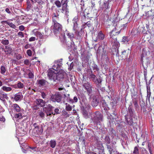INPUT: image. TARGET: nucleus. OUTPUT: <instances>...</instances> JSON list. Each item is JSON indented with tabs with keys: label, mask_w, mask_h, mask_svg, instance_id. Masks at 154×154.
<instances>
[{
	"label": "nucleus",
	"mask_w": 154,
	"mask_h": 154,
	"mask_svg": "<svg viewBox=\"0 0 154 154\" xmlns=\"http://www.w3.org/2000/svg\"><path fill=\"white\" fill-rule=\"evenodd\" d=\"M17 88H23L24 87V85L23 83H21L20 82H18L17 84Z\"/></svg>",
	"instance_id": "41"
},
{
	"label": "nucleus",
	"mask_w": 154,
	"mask_h": 154,
	"mask_svg": "<svg viewBox=\"0 0 154 154\" xmlns=\"http://www.w3.org/2000/svg\"><path fill=\"white\" fill-rule=\"evenodd\" d=\"M57 67V63H55L53 66L52 68L49 69L48 71V76L49 79L54 82L59 81L60 79L63 78V76L59 74L58 72V71L56 70V68Z\"/></svg>",
	"instance_id": "1"
},
{
	"label": "nucleus",
	"mask_w": 154,
	"mask_h": 154,
	"mask_svg": "<svg viewBox=\"0 0 154 154\" xmlns=\"http://www.w3.org/2000/svg\"><path fill=\"white\" fill-rule=\"evenodd\" d=\"M147 96H146V99H148L149 101H150V97L151 95V92L150 91H147Z\"/></svg>",
	"instance_id": "49"
},
{
	"label": "nucleus",
	"mask_w": 154,
	"mask_h": 154,
	"mask_svg": "<svg viewBox=\"0 0 154 154\" xmlns=\"http://www.w3.org/2000/svg\"><path fill=\"white\" fill-rule=\"evenodd\" d=\"M26 53L29 56H31L32 55V52L30 50H28L26 51Z\"/></svg>",
	"instance_id": "56"
},
{
	"label": "nucleus",
	"mask_w": 154,
	"mask_h": 154,
	"mask_svg": "<svg viewBox=\"0 0 154 154\" xmlns=\"http://www.w3.org/2000/svg\"><path fill=\"white\" fill-rule=\"evenodd\" d=\"M1 43L3 45H7L9 44V41L8 40L4 39L2 40Z\"/></svg>",
	"instance_id": "38"
},
{
	"label": "nucleus",
	"mask_w": 154,
	"mask_h": 154,
	"mask_svg": "<svg viewBox=\"0 0 154 154\" xmlns=\"http://www.w3.org/2000/svg\"><path fill=\"white\" fill-rule=\"evenodd\" d=\"M62 96L59 92L56 93L54 94L51 96V100L53 102H60L61 100Z\"/></svg>",
	"instance_id": "10"
},
{
	"label": "nucleus",
	"mask_w": 154,
	"mask_h": 154,
	"mask_svg": "<svg viewBox=\"0 0 154 154\" xmlns=\"http://www.w3.org/2000/svg\"><path fill=\"white\" fill-rule=\"evenodd\" d=\"M54 4L58 8H60L62 6L61 2L59 0H56L54 2Z\"/></svg>",
	"instance_id": "37"
},
{
	"label": "nucleus",
	"mask_w": 154,
	"mask_h": 154,
	"mask_svg": "<svg viewBox=\"0 0 154 154\" xmlns=\"http://www.w3.org/2000/svg\"><path fill=\"white\" fill-rule=\"evenodd\" d=\"M52 21H53V19L55 20V19H58L59 15H56L55 13H54L53 14Z\"/></svg>",
	"instance_id": "53"
},
{
	"label": "nucleus",
	"mask_w": 154,
	"mask_h": 154,
	"mask_svg": "<svg viewBox=\"0 0 154 154\" xmlns=\"http://www.w3.org/2000/svg\"><path fill=\"white\" fill-rule=\"evenodd\" d=\"M65 98L66 99L67 102H69L70 103H72V99H71L69 97V94H67L66 95L64 94Z\"/></svg>",
	"instance_id": "34"
},
{
	"label": "nucleus",
	"mask_w": 154,
	"mask_h": 154,
	"mask_svg": "<svg viewBox=\"0 0 154 154\" xmlns=\"http://www.w3.org/2000/svg\"><path fill=\"white\" fill-rule=\"evenodd\" d=\"M36 103L38 106H39L43 107L45 106V101L42 99H37Z\"/></svg>",
	"instance_id": "22"
},
{
	"label": "nucleus",
	"mask_w": 154,
	"mask_h": 154,
	"mask_svg": "<svg viewBox=\"0 0 154 154\" xmlns=\"http://www.w3.org/2000/svg\"><path fill=\"white\" fill-rule=\"evenodd\" d=\"M24 63L27 65H29L30 64V62L28 60L26 59L24 60Z\"/></svg>",
	"instance_id": "60"
},
{
	"label": "nucleus",
	"mask_w": 154,
	"mask_h": 154,
	"mask_svg": "<svg viewBox=\"0 0 154 154\" xmlns=\"http://www.w3.org/2000/svg\"><path fill=\"white\" fill-rule=\"evenodd\" d=\"M5 49L4 51L6 54H11L13 51L11 47L9 45L5 46Z\"/></svg>",
	"instance_id": "23"
},
{
	"label": "nucleus",
	"mask_w": 154,
	"mask_h": 154,
	"mask_svg": "<svg viewBox=\"0 0 154 154\" xmlns=\"http://www.w3.org/2000/svg\"><path fill=\"white\" fill-rule=\"evenodd\" d=\"M102 119L103 115L98 111H96L91 114V123H93L94 125H97V124L102 121Z\"/></svg>",
	"instance_id": "2"
},
{
	"label": "nucleus",
	"mask_w": 154,
	"mask_h": 154,
	"mask_svg": "<svg viewBox=\"0 0 154 154\" xmlns=\"http://www.w3.org/2000/svg\"><path fill=\"white\" fill-rule=\"evenodd\" d=\"M108 133L112 139H114L116 138V132L113 128L111 127L109 129Z\"/></svg>",
	"instance_id": "18"
},
{
	"label": "nucleus",
	"mask_w": 154,
	"mask_h": 154,
	"mask_svg": "<svg viewBox=\"0 0 154 154\" xmlns=\"http://www.w3.org/2000/svg\"><path fill=\"white\" fill-rule=\"evenodd\" d=\"M5 99L7 100L8 99V97L7 96V95L6 94H3L1 93L0 94V100L4 101Z\"/></svg>",
	"instance_id": "27"
},
{
	"label": "nucleus",
	"mask_w": 154,
	"mask_h": 154,
	"mask_svg": "<svg viewBox=\"0 0 154 154\" xmlns=\"http://www.w3.org/2000/svg\"><path fill=\"white\" fill-rule=\"evenodd\" d=\"M142 151L141 152V154H148V153L147 151L144 148H142Z\"/></svg>",
	"instance_id": "48"
},
{
	"label": "nucleus",
	"mask_w": 154,
	"mask_h": 154,
	"mask_svg": "<svg viewBox=\"0 0 154 154\" xmlns=\"http://www.w3.org/2000/svg\"><path fill=\"white\" fill-rule=\"evenodd\" d=\"M65 34H66L69 38L71 40L74 38L75 34L69 32L67 30H66L65 32L61 33L60 36V39L61 42L64 45H67V43L66 42V39Z\"/></svg>",
	"instance_id": "4"
},
{
	"label": "nucleus",
	"mask_w": 154,
	"mask_h": 154,
	"mask_svg": "<svg viewBox=\"0 0 154 154\" xmlns=\"http://www.w3.org/2000/svg\"><path fill=\"white\" fill-rule=\"evenodd\" d=\"M66 105V109L67 111H70L72 110V107L69 104L67 103L65 104Z\"/></svg>",
	"instance_id": "40"
},
{
	"label": "nucleus",
	"mask_w": 154,
	"mask_h": 154,
	"mask_svg": "<svg viewBox=\"0 0 154 154\" xmlns=\"http://www.w3.org/2000/svg\"><path fill=\"white\" fill-rule=\"evenodd\" d=\"M31 45L29 44H27L24 46V48L26 49L29 48H31Z\"/></svg>",
	"instance_id": "64"
},
{
	"label": "nucleus",
	"mask_w": 154,
	"mask_h": 154,
	"mask_svg": "<svg viewBox=\"0 0 154 154\" xmlns=\"http://www.w3.org/2000/svg\"><path fill=\"white\" fill-rule=\"evenodd\" d=\"M78 24H74L73 25V29L74 31H76L78 30Z\"/></svg>",
	"instance_id": "50"
},
{
	"label": "nucleus",
	"mask_w": 154,
	"mask_h": 154,
	"mask_svg": "<svg viewBox=\"0 0 154 154\" xmlns=\"http://www.w3.org/2000/svg\"><path fill=\"white\" fill-rule=\"evenodd\" d=\"M133 104L134 106V107L136 109H137L138 107V105L137 103V100H134Z\"/></svg>",
	"instance_id": "51"
},
{
	"label": "nucleus",
	"mask_w": 154,
	"mask_h": 154,
	"mask_svg": "<svg viewBox=\"0 0 154 154\" xmlns=\"http://www.w3.org/2000/svg\"><path fill=\"white\" fill-rule=\"evenodd\" d=\"M2 89L4 91L6 92H9L11 91L12 88L11 87H7L5 86H3L2 87Z\"/></svg>",
	"instance_id": "31"
},
{
	"label": "nucleus",
	"mask_w": 154,
	"mask_h": 154,
	"mask_svg": "<svg viewBox=\"0 0 154 154\" xmlns=\"http://www.w3.org/2000/svg\"><path fill=\"white\" fill-rule=\"evenodd\" d=\"M115 147L112 144L107 145V149L110 154H112L113 152H115Z\"/></svg>",
	"instance_id": "25"
},
{
	"label": "nucleus",
	"mask_w": 154,
	"mask_h": 154,
	"mask_svg": "<svg viewBox=\"0 0 154 154\" xmlns=\"http://www.w3.org/2000/svg\"><path fill=\"white\" fill-rule=\"evenodd\" d=\"M89 78L90 80L92 81L99 86L100 85L102 81V79L101 77L100 76L98 78H97L94 73L89 75Z\"/></svg>",
	"instance_id": "7"
},
{
	"label": "nucleus",
	"mask_w": 154,
	"mask_h": 154,
	"mask_svg": "<svg viewBox=\"0 0 154 154\" xmlns=\"http://www.w3.org/2000/svg\"><path fill=\"white\" fill-rule=\"evenodd\" d=\"M99 101L98 98L96 96H94L93 97V100L91 102L92 106L94 107H96L99 103Z\"/></svg>",
	"instance_id": "20"
},
{
	"label": "nucleus",
	"mask_w": 154,
	"mask_h": 154,
	"mask_svg": "<svg viewBox=\"0 0 154 154\" xmlns=\"http://www.w3.org/2000/svg\"><path fill=\"white\" fill-rule=\"evenodd\" d=\"M78 21V18L76 17H75L72 20V23L74 24H77V21Z\"/></svg>",
	"instance_id": "55"
},
{
	"label": "nucleus",
	"mask_w": 154,
	"mask_h": 154,
	"mask_svg": "<svg viewBox=\"0 0 154 154\" xmlns=\"http://www.w3.org/2000/svg\"><path fill=\"white\" fill-rule=\"evenodd\" d=\"M17 35L21 37L22 38H23L24 37V35L22 32H19L18 33Z\"/></svg>",
	"instance_id": "54"
},
{
	"label": "nucleus",
	"mask_w": 154,
	"mask_h": 154,
	"mask_svg": "<svg viewBox=\"0 0 154 154\" xmlns=\"http://www.w3.org/2000/svg\"><path fill=\"white\" fill-rule=\"evenodd\" d=\"M128 39L127 37H124L122 39V41L125 42H128Z\"/></svg>",
	"instance_id": "63"
},
{
	"label": "nucleus",
	"mask_w": 154,
	"mask_h": 154,
	"mask_svg": "<svg viewBox=\"0 0 154 154\" xmlns=\"http://www.w3.org/2000/svg\"><path fill=\"white\" fill-rule=\"evenodd\" d=\"M53 32L56 36L57 34L63 32L62 31V26L61 24L58 23L56 20L53 19Z\"/></svg>",
	"instance_id": "6"
},
{
	"label": "nucleus",
	"mask_w": 154,
	"mask_h": 154,
	"mask_svg": "<svg viewBox=\"0 0 154 154\" xmlns=\"http://www.w3.org/2000/svg\"><path fill=\"white\" fill-rule=\"evenodd\" d=\"M14 96V99L16 101H21L23 97L22 93L21 92L16 94Z\"/></svg>",
	"instance_id": "16"
},
{
	"label": "nucleus",
	"mask_w": 154,
	"mask_h": 154,
	"mask_svg": "<svg viewBox=\"0 0 154 154\" xmlns=\"http://www.w3.org/2000/svg\"><path fill=\"white\" fill-rule=\"evenodd\" d=\"M39 115L40 117L42 118L44 117L45 115V113L42 111L40 112H39Z\"/></svg>",
	"instance_id": "62"
},
{
	"label": "nucleus",
	"mask_w": 154,
	"mask_h": 154,
	"mask_svg": "<svg viewBox=\"0 0 154 154\" xmlns=\"http://www.w3.org/2000/svg\"><path fill=\"white\" fill-rule=\"evenodd\" d=\"M49 144L51 147L54 148L56 145V141L54 140H51L50 141Z\"/></svg>",
	"instance_id": "30"
},
{
	"label": "nucleus",
	"mask_w": 154,
	"mask_h": 154,
	"mask_svg": "<svg viewBox=\"0 0 154 154\" xmlns=\"http://www.w3.org/2000/svg\"><path fill=\"white\" fill-rule=\"evenodd\" d=\"M11 108L16 112H19L20 111V108L19 106L16 103L12 104Z\"/></svg>",
	"instance_id": "21"
},
{
	"label": "nucleus",
	"mask_w": 154,
	"mask_h": 154,
	"mask_svg": "<svg viewBox=\"0 0 154 154\" xmlns=\"http://www.w3.org/2000/svg\"><path fill=\"white\" fill-rule=\"evenodd\" d=\"M101 8H104L106 10L109 9V2H104Z\"/></svg>",
	"instance_id": "29"
},
{
	"label": "nucleus",
	"mask_w": 154,
	"mask_h": 154,
	"mask_svg": "<svg viewBox=\"0 0 154 154\" xmlns=\"http://www.w3.org/2000/svg\"><path fill=\"white\" fill-rule=\"evenodd\" d=\"M14 116L16 119H21L22 118V114L21 113L16 114Z\"/></svg>",
	"instance_id": "42"
},
{
	"label": "nucleus",
	"mask_w": 154,
	"mask_h": 154,
	"mask_svg": "<svg viewBox=\"0 0 154 154\" xmlns=\"http://www.w3.org/2000/svg\"><path fill=\"white\" fill-rule=\"evenodd\" d=\"M48 29L47 30L46 29V28L45 29V31L46 33L45 35H43L39 32L37 31V29H34L32 31V32L35 35L38 37L40 39L44 38L45 39L48 37V35L46 33V32H48Z\"/></svg>",
	"instance_id": "9"
},
{
	"label": "nucleus",
	"mask_w": 154,
	"mask_h": 154,
	"mask_svg": "<svg viewBox=\"0 0 154 154\" xmlns=\"http://www.w3.org/2000/svg\"><path fill=\"white\" fill-rule=\"evenodd\" d=\"M62 115V116L65 118L68 117L69 116V114H68V112L65 111L63 112Z\"/></svg>",
	"instance_id": "47"
},
{
	"label": "nucleus",
	"mask_w": 154,
	"mask_h": 154,
	"mask_svg": "<svg viewBox=\"0 0 154 154\" xmlns=\"http://www.w3.org/2000/svg\"><path fill=\"white\" fill-rule=\"evenodd\" d=\"M105 141L107 144H109L110 142V139L109 136H106L105 137Z\"/></svg>",
	"instance_id": "43"
},
{
	"label": "nucleus",
	"mask_w": 154,
	"mask_h": 154,
	"mask_svg": "<svg viewBox=\"0 0 154 154\" xmlns=\"http://www.w3.org/2000/svg\"><path fill=\"white\" fill-rule=\"evenodd\" d=\"M121 143L122 146H123V147L124 148H125V145H127V143H126V142L124 141H123V140H122L121 141Z\"/></svg>",
	"instance_id": "61"
},
{
	"label": "nucleus",
	"mask_w": 154,
	"mask_h": 154,
	"mask_svg": "<svg viewBox=\"0 0 154 154\" xmlns=\"http://www.w3.org/2000/svg\"><path fill=\"white\" fill-rule=\"evenodd\" d=\"M89 104H87V106H88ZM88 109V107L86 106L85 108V107L84 106H82V114L84 116V117L85 118H87L88 117V111L86 110V109Z\"/></svg>",
	"instance_id": "19"
},
{
	"label": "nucleus",
	"mask_w": 154,
	"mask_h": 154,
	"mask_svg": "<svg viewBox=\"0 0 154 154\" xmlns=\"http://www.w3.org/2000/svg\"><path fill=\"white\" fill-rule=\"evenodd\" d=\"M37 84L38 86L42 87L47 85L48 82L44 79H38L37 81Z\"/></svg>",
	"instance_id": "15"
},
{
	"label": "nucleus",
	"mask_w": 154,
	"mask_h": 154,
	"mask_svg": "<svg viewBox=\"0 0 154 154\" xmlns=\"http://www.w3.org/2000/svg\"><path fill=\"white\" fill-rule=\"evenodd\" d=\"M138 148L139 146L138 145L134 147L133 154H139Z\"/></svg>",
	"instance_id": "36"
},
{
	"label": "nucleus",
	"mask_w": 154,
	"mask_h": 154,
	"mask_svg": "<svg viewBox=\"0 0 154 154\" xmlns=\"http://www.w3.org/2000/svg\"><path fill=\"white\" fill-rule=\"evenodd\" d=\"M128 112L130 116L131 117H134V111L132 110V108L131 107H128Z\"/></svg>",
	"instance_id": "35"
},
{
	"label": "nucleus",
	"mask_w": 154,
	"mask_h": 154,
	"mask_svg": "<svg viewBox=\"0 0 154 154\" xmlns=\"http://www.w3.org/2000/svg\"><path fill=\"white\" fill-rule=\"evenodd\" d=\"M144 56L143 55V54H142L141 56V63L142 64V66L144 68V69L143 70V74L144 75V80H145L146 82L147 81V66H144L143 64V57H144Z\"/></svg>",
	"instance_id": "14"
},
{
	"label": "nucleus",
	"mask_w": 154,
	"mask_h": 154,
	"mask_svg": "<svg viewBox=\"0 0 154 154\" xmlns=\"http://www.w3.org/2000/svg\"><path fill=\"white\" fill-rule=\"evenodd\" d=\"M115 119L116 121L115 122V125L118 129L121 130L126 125V123L122 121V120H116V118Z\"/></svg>",
	"instance_id": "12"
},
{
	"label": "nucleus",
	"mask_w": 154,
	"mask_h": 154,
	"mask_svg": "<svg viewBox=\"0 0 154 154\" xmlns=\"http://www.w3.org/2000/svg\"><path fill=\"white\" fill-rule=\"evenodd\" d=\"M83 87L86 90L89 94H91L92 92V85L90 83L87 82L83 84Z\"/></svg>",
	"instance_id": "13"
},
{
	"label": "nucleus",
	"mask_w": 154,
	"mask_h": 154,
	"mask_svg": "<svg viewBox=\"0 0 154 154\" xmlns=\"http://www.w3.org/2000/svg\"><path fill=\"white\" fill-rule=\"evenodd\" d=\"M105 37V35L102 31H100L98 33L97 38L100 40H103Z\"/></svg>",
	"instance_id": "26"
},
{
	"label": "nucleus",
	"mask_w": 154,
	"mask_h": 154,
	"mask_svg": "<svg viewBox=\"0 0 154 154\" xmlns=\"http://www.w3.org/2000/svg\"><path fill=\"white\" fill-rule=\"evenodd\" d=\"M75 33V37L74 38H75L77 39L80 40L82 38V36L81 32H80L78 30L74 31Z\"/></svg>",
	"instance_id": "24"
},
{
	"label": "nucleus",
	"mask_w": 154,
	"mask_h": 154,
	"mask_svg": "<svg viewBox=\"0 0 154 154\" xmlns=\"http://www.w3.org/2000/svg\"><path fill=\"white\" fill-rule=\"evenodd\" d=\"M45 106L43 107V111L45 112L47 116H51V114H53V112H52V109L54 108L50 104L45 105Z\"/></svg>",
	"instance_id": "11"
},
{
	"label": "nucleus",
	"mask_w": 154,
	"mask_h": 154,
	"mask_svg": "<svg viewBox=\"0 0 154 154\" xmlns=\"http://www.w3.org/2000/svg\"><path fill=\"white\" fill-rule=\"evenodd\" d=\"M7 24H8L10 27L14 29L16 27V26L13 24V23L12 22L10 23L8 21Z\"/></svg>",
	"instance_id": "46"
},
{
	"label": "nucleus",
	"mask_w": 154,
	"mask_h": 154,
	"mask_svg": "<svg viewBox=\"0 0 154 154\" xmlns=\"http://www.w3.org/2000/svg\"><path fill=\"white\" fill-rule=\"evenodd\" d=\"M76 56H75L73 54H71L69 57V60L70 61H72L74 58H76Z\"/></svg>",
	"instance_id": "44"
},
{
	"label": "nucleus",
	"mask_w": 154,
	"mask_h": 154,
	"mask_svg": "<svg viewBox=\"0 0 154 154\" xmlns=\"http://www.w3.org/2000/svg\"><path fill=\"white\" fill-rule=\"evenodd\" d=\"M68 2V0H62V8L58 10V12L60 11L62 13H64L65 17L67 18H68L69 13L67 5Z\"/></svg>",
	"instance_id": "5"
},
{
	"label": "nucleus",
	"mask_w": 154,
	"mask_h": 154,
	"mask_svg": "<svg viewBox=\"0 0 154 154\" xmlns=\"http://www.w3.org/2000/svg\"><path fill=\"white\" fill-rule=\"evenodd\" d=\"M97 148L98 150L99 154H104V149L101 143H98L97 145Z\"/></svg>",
	"instance_id": "17"
},
{
	"label": "nucleus",
	"mask_w": 154,
	"mask_h": 154,
	"mask_svg": "<svg viewBox=\"0 0 154 154\" xmlns=\"http://www.w3.org/2000/svg\"><path fill=\"white\" fill-rule=\"evenodd\" d=\"M106 114L107 116V118L109 119H110V120H109V122L111 123L112 122L111 120L112 119H114V118H112V116L110 113L108 111H107L106 112Z\"/></svg>",
	"instance_id": "39"
},
{
	"label": "nucleus",
	"mask_w": 154,
	"mask_h": 154,
	"mask_svg": "<svg viewBox=\"0 0 154 154\" xmlns=\"http://www.w3.org/2000/svg\"><path fill=\"white\" fill-rule=\"evenodd\" d=\"M86 71L88 73L89 75H91V74H93V71L91 69H87Z\"/></svg>",
	"instance_id": "59"
},
{
	"label": "nucleus",
	"mask_w": 154,
	"mask_h": 154,
	"mask_svg": "<svg viewBox=\"0 0 154 154\" xmlns=\"http://www.w3.org/2000/svg\"><path fill=\"white\" fill-rule=\"evenodd\" d=\"M1 72L2 74L5 75L6 72V69L5 66H2L1 67Z\"/></svg>",
	"instance_id": "45"
},
{
	"label": "nucleus",
	"mask_w": 154,
	"mask_h": 154,
	"mask_svg": "<svg viewBox=\"0 0 154 154\" xmlns=\"http://www.w3.org/2000/svg\"><path fill=\"white\" fill-rule=\"evenodd\" d=\"M80 7L82 10H83L84 9V6L85 4L84 2L81 1V3L80 4Z\"/></svg>",
	"instance_id": "57"
},
{
	"label": "nucleus",
	"mask_w": 154,
	"mask_h": 154,
	"mask_svg": "<svg viewBox=\"0 0 154 154\" xmlns=\"http://www.w3.org/2000/svg\"><path fill=\"white\" fill-rule=\"evenodd\" d=\"M59 109L57 108H56L55 109H54V113L53 114V115H54L55 114H58L60 113V112H59Z\"/></svg>",
	"instance_id": "58"
},
{
	"label": "nucleus",
	"mask_w": 154,
	"mask_h": 154,
	"mask_svg": "<svg viewBox=\"0 0 154 154\" xmlns=\"http://www.w3.org/2000/svg\"><path fill=\"white\" fill-rule=\"evenodd\" d=\"M93 70L94 71V72L96 71L98 72L99 71V69L97 66L94 63L92 66Z\"/></svg>",
	"instance_id": "33"
},
{
	"label": "nucleus",
	"mask_w": 154,
	"mask_h": 154,
	"mask_svg": "<svg viewBox=\"0 0 154 154\" xmlns=\"http://www.w3.org/2000/svg\"><path fill=\"white\" fill-rule=\"evenodd\" d=\"M148 149L150 154H153L152 151L153 149V146L151 145L150 143H148Z\"/></svg>",
	"instance_id": "32"
},
{
	"label": "nucleus",
	"mask_w": 154,
	"mask_h": 154,
	"mask_svg": "<svg viewBox=\"0 0 154 154\" xmlns=\"http://www.w3.org/2000/svg\"><path fill=\"white\" fill-rule=\"evenodd\" d=\"M113 24L115 27L109 33L110 36L109 40L112 42H115L116 40V37H115V36L118 35L120 33L121 29L119 30V27L116 26L117 24V22L115 20H114V23Z\"/></svg>",
	"instance_id": "3"
},
{
	"label": "nucleus",
	"mask_w": 154,
	"mask_h": 154,
	"mask_svg": "<svg viewBox=\"0 0 154 154\" xmlns=\"http://www.w3.org/2000/svg\"><path fill=\"white\" fill-rule=\"evenodd\" d=\"M78 98L76 96H75L74 97L73 99H72V103H76L78 101Z\"/></svg>",
	"instance_id": "52"
},
{
	"label": "nucleus",
	"mask_w": 154,
	"mask_h": 154,
	"mask_svg": "<svg viewBox=\"0 0 154 154\" xmlns=\"http://www.w3.org/2000/svg\"><path fill=\"white\" fill-rule=\"evenodd\" d=\"M125 119L126 122H127L128 124L129 125H133V119L131 117L129 119V120H128V118L125 116Z\"/></svg>",
	"instance_id": "28"
},
{
	"label": "nucleus",
	"mask_w": 154,
	"mask_h": 154,
	"mask_svg": "<svg viewBox=\"0 0 154 154\" xmlns=\"http://www.w3.org/2000/svg\"><path fill=\"white\" fill-rule=\"evenodd\" d=\"M34 128L33 131L36 134H41L43 132V130L42 126H40L37 123H34L33 124Z\"/></svg>",
	"instance_id": "8"
}]
</instances>
